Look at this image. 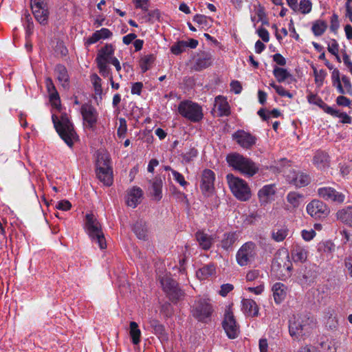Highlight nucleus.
<instances>
[{
  "label": "nucleus",
  "instance_id": "1",
  "mask_svg": "<svg viewBox=\"0 0 352 352\" xmlns=\"http://www.w3.org/2000/svg\"><path fill=\"white\" fill-rule=\"evenodd\" d=\"M52 118L56 131L61 139L68 146L72 147L74 142L78 139V136L67 115L62 113L58 116L53 113Z\"/></svg>",
  "mask_w": 352,
  "mask_h": 352
},
{
  "label": "nucleus",
  "instance_id": "2",
  "mask_svg": "<svg viewBox=\"0 0 352 352\" xmlns=\"http://www.w3.org/2000/svg\"><path fill=\"white\" fill-rule=\"evenodd\" d=\"M314 327L312 319L306 315H294L289 321V335L294 340H298L310 334Z\"/></svg>",
  "mask_w": 352,
  "mask_h": 352
},
{
  "label": "nucleus",
  "instance_id": "3",
  "mask_svg": "<svg viewBox=\"0 0 352 352\" xmlns=\"http://www.w3.org/2000/svg\"><path fill=\"white\" fill-rule=\"evenodd\" d=\"M85 230L92 243L97 244L100 249L104 250L107 248L101 224L93 214H86Z\"/></svg>",
  "mask_w": 352,
  "mask_h": 352
},
{
  "label": "nucleus",
  "instance_id": "4",
  "mask_svg": "<svg viewBox=\"0 0 352 352\" xmlns=\"http://www.w3.org/2000/svg\"><path fill=\"white\" fill-rule=\"evenodd\" d=\"M226 160L230 166L248 177L253 176L258 170L257 166L251 160L239 153L228 155Z\"/></svg>",
  "mask_w": 352,
  "mask_h": 352
},
{
  "label": "nucleus",
  "instance_id": "5",
  "mask_svg": "<svg viewBox=\"0 0 352 352\" xmlns=\"http://www.w3.org/2000/svg\"><path fill=\"white\" fill-rule=\"evenodd\" d=\"M96 174L98 179L105 186L113 184V170L110 166V158L107 153H100L97 156Z\"/></svg>",
  "mask_w": 352,
  "mask_h": 352
},
{
  "label": "nucleus",
  "instance_id": "6",
  "mask_svg": "<svg viewBox=\"0 0 352 352\" xmlns=\"http://www.w3.org/2000/svg\"><path fill=\"white\" fill-rule=\"evenodd\" d=\"M226 177L229 188L237 199L245 201L250 199L251 190L245 181L232 174H228Z\"/></svg>",
  "mask_w": 352,
  "mask_h": 352
},
{
  "label": "nucleus",
  "instance_id": "7",
  "mask_svg": "<svg viewBox=\"0 0 352 352\" xmlns=\"http://www.w3.org/2000/svg\"><path fill=\"white\" fill-rule=\"evenodd\" d=\"M212 311V305L207 298H197L191 306L192 316L201 322H206L210 317Z\"/></svg>",
  "mask_w": 352,
  "mask_h": 352
},
{
  "label": "nucleus",
  "instance_id": "8",
  "mask_svg": "<svg viewBox=\"0 0 352 352\" xmlns=\"http://www.w3.org/2000/svg\"><path fill=\"white\" fill-rule=\"evenodd\" d=\"M178 111L182 116L193 122H199L203 118L201 107L192 101L181 102L178 106Z\"/></svg>",
  "mask_w": 352,
  "mask_h": 352
},
{
  "label": "nucleus",
  "instance_id": "9",
  "mask_svg": "<svg viewBox=\"0 0 352 352\" xmlns=\"http://www.w3.org/2000/svg\"><path fill=\"white\" fill-rule=\"evenodd\" d=\"M256 256V246L252 242L244 243L238 250L236 259L240 266H245L252 263Z\"/></svg>",
  "mask_w": 352,
  "mask_h": 352
},
{
  "label": "nucleus",
  "instance_id": "10",
  "mask_svg": "<svg viewBox=\"0 0 352 352\" xmlns=\"http://www.w3.org/2000/svg\"><path fill=\"white\" fill-rule=\"evenodd\" d=\"M160 283L170 300H178L182 297L184 293L178 287L177 283L167 274L160 278Z\"/></svg>",
  "mask_w": 352,
  "mask_h": 352
},
{
  "label": "nucleus",
  "instance_id": "11",
  "mask_svg": "<svg viewBox=\"0 0 352 352\" xmlns=\"http://www.w3.org/2000/svg\"><path fill=\"white\" fill-rule=\"evenodd\" d=\"M306 210L307 213L314 219L324 218L329 212L327 206L318 199H314L309 203Z\"/></svg>",
  "mask_w": 352,
  "mask_h": 352
},
{
  "label": "nucleus",
  "instance_id": "12",
  "mask_svg": "<svg viewBox=\"0 0 352 352\" xmlns=\"http://www.w3.org/2000/svg\"><path fill=\"white\" fill-rule=\"evenodd\" d=\"M80 113L85 126L93 130L98 121V113L96 109L92 105L85 103L82 105Z\"/></svg>",
  "mask_w": 352,
  "mask_h": 352
},
{
  "label": "nucleus",
  "instance_id": "13",
  "mask_svg": "<svg viewBox=\"0 0 352 352\" xmlns=\"http://www.w3.org/2000/svg\"><path fill=\"white\" fill-rule=\"evenodd\" d=\"M223 328L230 339L236 338L239 334V327L230 311L226 312L222 323Z\"/></svg>",
  "mask_w": 352,
  "mask_h": 352
},
{
  "label": "nucleus",
  "instance_id": "14",
  "mask_svg": "<svg viewBox=\"0 0 352 352\" xmlns=\"http://www.w3.org/2000/svg\"><path fill=\"white\" fill-rule=\"evenodd\" d=\"M144 329L151 331L157 336L161 342L167 341L168 339V336L166 332L164 326L156 319L149 318L146 324L144 326Z\"/></svg>",
  "mask_w": 352,
  "mask_h": 352
},
{
  "label": "nucleus",
  "instance_id": "15",
  "mask_svg": "<svg viewBox=\"0 0 352 352\" xmlns=\"http://www.w3.org/2000/svg\"><path fill=\"white\" fill-rule=\"evenodd\" d=\"M232 138L243 148H250L256 144V138L243 130H238Z\"/></svg>",
  "mask_w": 352,
  "mask_h": 352
},
{
  "label": "nucleus",
  "instance_id": "16",
  "mask_svg": "<svg viewBox=\"0 0 352 352\" xmlns=\"http://www.w3.org/2000/svg\"><path fill=\"white\" fill-rule=\"evenodd\" d=\"M318 195L328 201H334L342 203L345 199V196L336 190L331 187H322L318 189Z\"/></svg>",
  "mask_w": 352,
  "mask_h": 352
},
{
  "label": "nucleus",
  "instance_id": "17",
  "mask_svg": "<svg viewBox=\"0 0 352 352\" xmlns=\"http://www.w3.org/2000/svg\"><path fill=\"white\" fill-rule=\"evenodd\" d=\"M276 188L274 184L263 186L258 191V201L262 206H265L274 200Z\"/></svg>",
  "mask_w": 352,
  "mask_h": 352
},
{
  "label": "nucleus",
  "instance_id": "18",
  "mask_svg": "<svg viewBox=\"0 0 352 352\" xmlns=\"http://www.w3.org/2000/svg\"><path fill=\"white\" fill-rule=\"evenodd\" d=\"M45 86L49 94L50 101L52 106L60 112L61 109L60 99L51 78H47L45 79Z\"/></svg>",
  "mask_w": 352,
  "mask_h": 352
},
{
  "label": "nucleus",
  "instance_id": "19",
  "mask_svg": "<svg viewBox=\"0 0 352 352\" xmlns=\"http://www.w3.org/2000/svg\"><path fill=\"white\" fill-rule=\"evenodd\" d=\"M287 181L296 187H303L310 183V177L308 175L301 172L292 171L287 175Z\"/></svg>",
  "mask_w": 352,
  "mask_h": 352
},
{
  "label": "nucleus",
  "instance_id": "20",
  "mask_svg": "<svg viewBox=\"0 0 352 352\" xmlns=\"http://www.w3.org/2000/svg\"><path fill=\"white\" fill-rule=\"evenodd\" d=\"M115 49L111 44H106L98 52L96 58V63H111L116 58L114 55Z\"/></svg>",
  "mask_w": 352,
  "mask_h": 352
},
{
  "label": "nucleus",
  "instance_id": "21",
  "mask_svg": "<svg viewBox=\"0 0 352 352\" xmlns=\"http://www.w3.org/2000/svg\"><path fill=\"white\" fill-rule=\"evenodd\" d=\"M214 173L210 169H205L201 174V189L204 193H210L214 188Z\"/></svg>",
  "mask_w": 352,
  "mask_h": 352
},
{
  "label": "nucleus",
  "instance_id": "22",
  "mask_svg": "<svg viewBox=\"0 0 352 352\" xmlns=\"http://www.w3.org/2000/svg\"><path fill=\"white\" fill-rule=\"evenodd\" d=\"M340 342L334 338H325L322 339L317 347L318 352H336L340 346Z\"/></svg>",
  "mask_w": 352,
  "mask_h": 352
},
{
  "label": "nucleus",
  "instance_id": "23",
  "mask_svg": "<svg viewBox=\"0 0 352 352\" xmlns=\"http://www.w3.org/2000/svg\"><path fill=\"white\" fill-rule=\"evenodd\" d=\"M142 191L138 187H133L127 191L126 203L128 206L135 208L140 202Z\"/></svg>",
  "mask_w": 352,
  "mask_h": 352
},
{
  "label": "nucleus",
  "instance_id": "24",
  "mask_svg": "<svg viewBox=\"0 0 352 352\" xmlns=\"http://www.w3.org/2000/svg\"><path fill=\"white\" fill-rule=\"evenodd\" d=\"M242 310L250 317H255L258 314V307L256 302L252 299L243 298L241 300Z\"/></svg>",
  "mask_w": 352,
  "mask_h": 352
},
{
  "label": "nucleus",
  "instance_id": "25",
  "mask_svg": "<svg viewBox=\"0 0 352 352\" xmlns=\"http://www.w3.org/2000/svg\"><path fill=\"white\" fill-rule=\"evenodd\" d=\"M272 291L273 297L276 304L280 303L284 300L287 296V287L282 283H276L273 285Z\"/></svg>",
  "mask_w": 352,
  "mask_h": 352
},
{
  "label": "nucleus",
  "instance_id": "26",
  "mask_svg": "<svg viewBox=\"0 0 352 352\" xmlns=\"http://www.w3.org/2000/svg\"><path fill=\"white\" fill-rule=\"evenodd\" d=\"M214 106L219 111L220 116H227L230 113V107L226 98L218 96L214 100Z\"/></svg>",
  "mask_w": 352,
  "mask_h": 352
},
{
  "label": "nucleus",
  "instance_id": "27",
  "mask_svg": "<svg viewBox=\"0 0 352 352\" xmlns=\"http://www.w3.org/2000/svg\"><path fill=\"white\" fill-rule=\"evenodd\" d=\"M336 217L344 224L352 227V206L339 210L336 213Z\"/></svg>",
  "mask_w": 352,
  "mask_h": 352
},
{
  "label": "nucleus",
  "instance_id": "28",
  "mask_svg": "<svg viewBox=\"0 0 352 352\" xmlns=\"http://www.w3.org/2000/svg\"><path fill=\"white\" fill-rule=\"evenodd\" d=\"M57 80L59 83L65 88L69 87V75L66 67L63 65H58L54 69Z\"/></svg>",
  "mask_w": 352,
  "mask_h": 352
},
{
  "label": "nucleus",
  "instance_id": "29",
  "mask_svg": "<svg viewBox=\"0 0 352 352\" xmlns=\"http://www.w3.org/2000/svg\"><path fill=\"white\" fill-rule=\"evenodd\" d=\"M196 239L200 247L206 250H209L214 242L213 237L203 231H198L196 233Z\"/></svg>",
  "mask_w": 352,
  "mask_h": 352
},
{
  "label": "nucleus",
  "instance_id": "30",
  "mask_svg": "<svg viewBox=\"0 0 352 352\" xmlns=\"http://www.w3.org/2000/svg\"><path fill=\"white\" fill-rule=\"evenodd\" d=\"M237 240V236L235 232H226L223 234L220 245L225 250H232L233 245Z\"/></svg>",
  "mask_w": 352,
  "mask_h": 352
},
{
  "label": "nucleus",
  "instance_id": "31",
  "mask_svg": "<svg viewBox=\"0 0 352 352\" xmlns=\"http://www.w3.org/2000/svg\"><path fill=\"white\" fill-rule=\"evenodd\" d=\"M302 196L296 192H289L286 197L287 201L288 203L286 205L285 208L288 210H292L298 208L302 201Z\"/></svg>",
  "mask_w": 352,
  "mask_h": 352
},
{
  "label": "nucleus",
  "instance_id": "32",
  "mask_svg": "<svg viewBox=\"0 0 352 352\" xmlns=\"http://www.w3.org/2000/svg\"><path fill=\"white\" fill-rule=\"evenodd\" d=\"M324 321L326 327L331 330L335 329L338 325V320L336 311L329 309L324 313Z\"/></svg>",
  "mask_w": 352,
  "mask_h": 352
},
{
  "label": "nucleus",
  "instance_id": "33",
  "mask_svg": "<svg viewBox=\"0 0 352 352\" xmlns=\"http://www.w3.org/2000/svg\"><path fill=\"white\" fill-rule=\"evenodd\" d=\"M292 257L295 262L303 263L307 258V251L304 247L296 245L292 250Z\"/></svg>",
  "mask_w": 352,
  "mask_h": 352
},
{
  "label": "nucleus",
  "instance_id": "34",
  "mask_svg": "<svg viewBox=\"0 0 352 352\" xmlns=\"http://www.w3.org/2000/svg\"><path fill=\"white\" fill-rule=\"evenodd\" d=\"M129 335L131 342L134 345L140 344L142 333L138 323L134 321L131 322L129 324Z\"/></svg>",
  "mask_w": 352,
  "mask_h": 352
},
{
  "label": "nucleus",
  "instance_id": "35",
  "mask_svg": "<svg viewBox=\"0 0 352 352\" xmlns=\"http://www.w3.org/2000/svg\"><path fill=\"white\" fill-rule=\"evenodd\" d=\"M314 164L318 168H324L328 165V155L323 151H317L313 159Z\"/></svg>",
  "mask_w": 352,
  "mask_h": 352
},
{
  "label": "nucleus",
  "instance_id": "36",
  "mask_svg": "<svg viewBox=\"0 0 352 352\" xmlns=\"http://www.w3.org/2000/svg\"><path fill=\"white\" fill-rule=\"evenodd\" d=\"M212 57L210 55L205 54L197 58L194 65L195 69L197 71L202 70L208 67L212 64Z\"/></svg>",
  "mask_w": 352,
  "mask_h": 352
},
{
  "label": "nucleus",
  "instance_id": "37",
  "mask_svg": "<svg viewBox=\"0 0 352 352\" xmlns=\"http://www.w3.org/2000/svg\"><path fill=\"white\" fill-rule=\"evenodd\" d=\"M162 181L160 178H155L152 182L151 194L156 200H160L162 197Z\"/></svg>",
  "mask_w": 352,
  "mask_h": 352
},
{
  "label": "nucleus",
  "instance_id": "38",
  "mask_svg": "<svg viewBox=\"0 0 352 352\" xmlns=\"http://www.w3.org/2000/svg\"><path fill=\"white\" fill-rule=\"evenodd\" d=\"M342 89L337 88V91L340 94H349L352 96V84L350 78L346 76L342 75L341 77Z\"/></svg>",
  "mask_w": 352,
  "mask_h": 352
},
{
  "label": "nucleus",
  "instance_id": "39",
  "mask_svg": "<svg viewBox=\"0 0 352 352\" xmlns=\"http://www.w3.org/2000/svg\"><path fill=\"white\" fill-rule=\"evenodd\" d=\"M32 13L36 20L41 24L45 25L49 16L48 8L41 9H32Z\"/></svg>",
  "mask_w": 352,
  "mask_h": 352
},
{
  "label": "nucleus",
  "instance_id": "40",
  "mask_svg": "<svg viewBox=\"0 0 352 352\" xmlns=\"http://www.w3.org/2000/svg\"><path fill=\"white\" fill-rule=\"evenodd\" d=\"M273 74L278 82H285L287 78L292 77L287 69L277 66L274 67Z\"/></svg>",
  "mask_w": 352,
  "mask_h": 352
},
{
  "label": "nucleus",
  "instance_id": "41",
  "mask_svg": "<svg viewBox=\"0 0 352 352\" xmlns=\"http://www.w3.org/2000/svg\"><path fill=\"white\" fill-rule=\"evenodd\" d=\"M133 231L140 239H145L146 237L147 227L143 221L136 222L133 226Z\"/></svg>",
  "mask_w": 352,
  "mask_h": 352
},
{
  "label": "nucleus",
  "instance_id": "42",
  "mask_svg": "<svg viewBox=\"0 0 352 352\" xmlns=\"http://www.w3.org/2000/svg\"><path fill=\"white\" fill-rule=\"evenodd\" d=\"M327 28V23L322 20H317L313 23L311 31L316 36L322 35Z\"/></svg>",
  "mask_w": 352,
  "mask_h": 352
},
{
  "label": "nucleus",
  "instance_id": "43",
  "mask_svg": "<svg viewBox=\"0 0 352 352\" xmlns=\"http://www.w3.org/2000/svg\"><path fill=\"white\" fill-rule=\"evenodd\" d=\"M155 60V56L153 54L144 56L140 60V66L143 73L148 71L152 66Z\"/></svg>",
  "mask_w": 352,
  "mask_h": 352
},
{
  "label": "nucleus",
  "instance_id": "44",
  "mask_svg": "<svg viewBox=\"0 0 352 352\" xmlns=\"http://www.w3.org/2000/svg\"><path fill=\"white\" fill-rule=\"evenodd\" d=\"M313 73L315 80V83L317 87H321L323 85L324 80L327 75L326 70L324 69H317L316 67H312Z\"/></svg>",
  "mask_w": 352,
  "mask_h": 352
},
{
  "label": "nucleus",
  "instance_id": "45",
  "mask_svg": "<svg viewBox=\"0 0 352 352\" xmlns=\"http://www.w3.org/2000/svg\"><path fill=\"white\" fill-rule=\"evenodd\" d=\"M214 272L215 268L213 265H205L197 272V276L199 279L204 280L212 276Z\"/></svg>",
  "mask_w": 352,
  "mask_h": 352
},
{
  "label": "nucleus",
  "instance_id": "46",
  "mask_svg": "<svg viewBox=\"0 0 352 352\" xmlns=\"http://www.w3.org/2000/svg\"><path fill=\"white\" fill-rule=\"evenodd\" d=\"M91 81L94 86L95 94L100 96L102 94L101 78L97 74H94L91 76Z\"/></svg>",
  "mask_w": 352,
  "mask_h": 352
},
{
  "label": "nucleus",
  "instance_id": "47",
  "mask_svg": "<svg viewBox=\"0 0 352 352\" xmlns=\"http://www.w3.org/2000/svg\"><path fill=\"white\" fill-rule=\"evenodd\" d=\"M288 235V229L281 228L272 232V238L277 242L283 241Z\"/></svg>",
  "mask_w": 352,
  "mask_h": 352
},
{
  "label": "nucleus",
  "instance_id": "48",
  "mask_svg": "<svg viewBox=\"0 0 352 352\" xmlns=\"http://www.w3.org/2000/svg\"><path fill=\"white\" fill-rule=\"evenodd\" d=\"M188 47V42L184 41H181L173 45L170 47L171 52L175 55H179L183 52L185 51L186 48Z\"/></svg>",
  "mask_w": 352,
  "mask_h": 352
},
{
  "label": "nucleus",
  "instance_id": "49",
  "mask_svg": "<svg viewBox=\"0 0 352 352\" xmlns=\"http://www.w3.org/2000/svg\"><path fill=\"white\" fill-rule=\"evenodd\" d=\"M312 10V3L309 0H300L298 6V11L303 14L311 12Z\"/></svg>",
  "mask_w": 352,
  "mask_h": 352
},
{
  "label": "nucleus",
  "instance_id": "50",
  "mask_svg": "<svg viewBox=\"0 0 352 352\" xmlns=\"http://www.w3.org/2000/svg\"><path fill=\"white\" fill-rule=\"evenodd\" d=\"M270 86L272 87L276 91V92L282 97H287L289 98H292L293 97V95L288 91L285 90L283 86L276 85L274 82L270 83Z\"/></svg>",
  "mask_w": 352,
  "mask_h": 352
},
{
  "label": "nucleus",
  "instance_id": "51",
  "mask_svg": "<svg viewBox=\"0 0 352 352\" xmlns=\"http://www.w3.org/2000/svg\"><path fill=\"white\" fill-rule=\"evenodd\" d=\"M100 74L104 78L112 76L111 71L109 67V63H96Z\"/></svg>",
  "mask_w": 352,
  "mask_h": 352
},
{
  "label": "nucleus",
  "instance_id": "52",
  "mask_svg": "<svg viewBox=\"0 0 352 352\" xmlns=\"http://www.w3.org/2000/svg\"><path fill=\"white\" fill-rule=\"evenodd\" d=\"M332 85L336 89L340 88L342 89L341 77L340 71L338 69H334L331 73Z\"/></svg>",
  "mask_w": 352,
  "mask_h": 352
},
{
  "label": "nucleus",
  "instance_id": "53",
  "mask_svg": "<svg viewBox=\"0 0 352 352\" xmlns=\"http://www.w3.org/2000/svg\"><path fill=\"white\" fill-rule=\"evenodd\" d=\"M171 173L173 177V179L177 182L181 186L186 188L188 183L185 180V178L183 175L175 170H171Z\"/></svg>",
  "mask_w": 352,
  "mask_h": 352
},
{
  "label": "nucleus",
  "instance_id": "54",
  "mask_svg": "<svg viewBox=\"0 0 352 352\" xmlns=\"http://www.w3.org/2000/svg\"><path fill=\"white\" fill-rule=\"evenodd\" d=\"M127 131V125L125 119H119V126L118 128L117 134L119 138H122L124 137Z\"/></svg>",
  "mask_w": 352,
  "mask_h": 352
},
{
  "label": "nucleus",
  "instance_id": "55",
  "mask_svg": "<svg viewBox=\"0 0 352 352\" xmlns=\"http://www.w3.org/2000/svg\"><path fill=\"white\" fill-rule=\"evenodd\" d=\"M327 50L332 55H336L339 52V44L336 39H330L327 43Z\"/></svg>",
  "mask_w": 352,
  "mask_h": 352
},
{
  "label": "nucleus",
  "instance_id": "56",
  "mask_svg": "<svg viewBox=\"0 0 352 352\" xmlns=\"http://www.w3.org/2000/svg\"><path fill=\"white\" fill-rule=\"evenodd\" d=\"M197 155V151L195 148H190L188 151L183 153V160L188 163L193 160L195 157Z\"/></svg>",
  "mask_w": 352,
  "mask_h": 352
},
{
  "label": "nucleus",
  "instance_id": "57",
  "mask_svg": "<svg viewBox=\"0 0 352 352\" xmlns=\"http://www.w3.org/2000/svg\"><path fill=\"white\" fill-rule=\"evenodd\" d=\"M307 98L309 103L317 105L319 107L324 103L323 100L319 96L312 93H310Z\"/></svg>",
  "mask_w": 352,
  "mask_h": 352
},
{
  "label": "nucleus",
  "instance_id": "58",
  "mask_svg": "<svg viewBox=\"0 0 352 352\" xmlns=\"http://www.w3.org/2000/svg\"><path fill=\"white\" fill-rule=\"evenodd\" d=\"M30 3L32 10L48 8L46 0H30Z\"/></svg>",
  "mask_w": 352,
  "mask_h": 352
},
{
  "label": "nucleus",
  "instance_id": "59",
  "mask_svg": "<svg viewBox=\"0 0 352 352\" xmlns=\"http://www.w3.org/2000/svg\"><path fill=\"white\" fill-rule=\"evenodd\" d=\"M264 284L261 283L256 287H248L245 288V290L255 295H261L264 292Z\"/></svg>",
  "mask_w": 352,
  "mask_h": 352
},
{
  "label": "nucleus",
  "instance_id": "60",
  "mask_svg": "<svg viewBox=\"0 0 352 352\" xmlns=\"http://www.w3.org/2000/svg\"><path fill=\"white\" fill-rule=\"evenodd\" d=\"M301 236L305 241H309L316 236V232L313 229L303 230L301 232Z\"/></svg>",
  "mask_w": 352,
  "mask_h": 352
},
{
  "label": "nucleus",
  "instance_id": "61",
  "mask_svg": "<svg viewBox=\"0 0 352 352\" xmlns=\"http://www.w3.org/2000/svg\"><path fill=\"white\" fill-rule=\"evenodd\" d=\"M96 32L100 40L107 39L113 35L112 32L109 29L105 28H102L100 30H97Z\"/></svg>",
  "mask_w": 352,
  "mask_h": 352
},
{
  "label": "nucleus",
  "instance_id": "62",
  "mask_svg": "<svg viewBox=\"0 0 352 352\" xmlns=\"http://www.w3.org/2000/svg\"><path fill=\"white\" fill-rule=\"evenodd\" d=\"M100 39L99 38V36L97 33V32L96 31L95 32H94L89 37H88L85 41V45L87 47H88L89 45H92V44H94L96 43H97L98 41H99Z\"/></svg>",
  "mask_w": 352,
  "mask_h": 352
},
{
  "label": "nucleus",
  "instance_id": "63",
  "mask_svg": "<svg viewBox=\"0 0 352 352\" xmlns=\"http://www.w3.org/2000/svg\"><path fill=\"white\" fill-rule=\"evenodd\" d=\"M255 16L258 17V20H263L266 17L265 8L261 4L255 6Z\"/></svg>",
  "mask_w": 352,
  "mask_h": 352
},
{
  "label": "nucleus",
  "instance_id": "64",
  "mask_svg": "<svg viewBox=\"0 0 352 352\" xmlns=\"http://www.w3.org/2000/svg\"><path fill=\"white\" fill-rule=\"evenodd\" d=\"M352 0H346L345 3V16L352 23Z\"/></svg>",
  "mask_w": 352,
  "mask_h": 352
}]
</instances>
